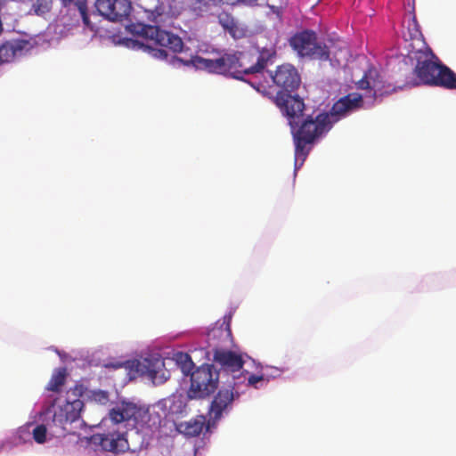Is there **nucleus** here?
Listing matches in <instances>:
<instances>
[{
	"label": "nucleus",
	"instance_id": "obj_1",
	"mask_svg": "<svg viewBox=\"0 0 456 456\" xmlns=\"http://www.w3.org/2000/svg\"><path fill=\"white\" fill-rule=\"evenodd\" d=\"M276 105L287 117L295 144V167L299 168L308 156L312 144L332 127L330 115L319 113L304 117L305 103L297 95L279 94Z\"/></svg>",
	"mask_w": 456,
	"mask_h": 456
},
{
	"label": "nucleus",
	"instance_id": "obj_2",
	"mask_svg": "<svg viewBox=\"0 0 456 456\" xmlns=\"http://www.w3.org/2000/svg\"><path fill=\"white\" fill-rule=\"evenodd\" d=\"M255 57L256 54L252 52H234L233 53H224L216 58H204L195 55L186 61L181 58H177V60L184 65H191L197 69L216 74L231 75L236 79H243V75L259 73L256 61L254 62Z\"/></svg>",
	"mask_w": 456,
	"mask_h": 456
},
{
	"label": "nucleus",
	"instance_id": "obj_3",
	"mask_svg": "<svg viewBox=\"0 0 456 456\" xmlns=\"http://www.w3.org/2000/svg\"><path fill=\"white\" fill-rule=\"evenodd\" d=\"M108 415L112 423H125L126 427L134 428L138 433L152 432L160 422L159 415L151 413L148 407L125 400L117 402Z\"/></svg>",
	"mask_w": 456,
	"mask_h": 456
},
{
	"label": "nucleus",
	"instance_id": "obj_4",
	"mask_svg": "<svg viewBox=\"0 0 456 456\" xmlns=\"http://www.w3.org/2000/svg\"><path fill=\"white\" fill-rule=\"evenodd\" d=\"M85 391L83 385L76 384L64 395H60L53 401L48 412L53 413L52 423L54 427L64 432L67 424H71L80 418L84 408L82 397Z\"/></svg>",
	"mask_w": 456,
	"mask_h": 456
},
{
	"label": "nucleus",
	"instance_id": "obj_5",
	"mask_svg": "<svg viewBox=\"0 0 456 456\" xmlns=\"http://www.w3.org/2000/svg\"><path fill=\"white\" fill-rule=\"evenodd\" d=\"M290 47L297 53L298 56L327 61L330 57V47L318 41L315 31L311 29H304L294 34L289 40Z\"/></svg>",
	"mask_w": 456,
	"mask_h": 456
},
{
	"label": "nucleus",
	"instance_id": "obj_6",
	"mask_svg": "<svg viewBox=\"0 0 456 456\" xmlns=\"http://www.w3.org/2000/svg\"><path fill=\"white\" fill-rule=\"evenodd\" d=\"M414 70L419 80L426 85L452 87L456 82L454 72L450 68L429 59H418Z\"/></svg>",
	"mask_w": 456,
	"mask_h": 456
},
{
	"label": "nucleus",
	"instance_id": "obj_7",
	"mask_svg": "<svg viewBox=\"0 0 456 456\" xmlns=\"http://www.w3.org/2000/svg\"><path fill=\"white\" fill-rule=\"evenodd\" d=\"M218 386V374L213 365L205 364L191 373V386L187 392L190 399H201L210 395Z\"/></svg>",
	"mask_w": 456,
	"mask_h": 456
},
{
	"label": "nucleus",
	"instance_id": "obj_8",
	"mask_svg": "<svg viewBox=\"0 0 456 456\" xmlns=\"http://www.w3.org/2000/svg\"><path fill=\"white\" fill-rule=\"evenodd\" d=\"M269 78L273 85L280 88L279 94H290L297 90L301 83V77L297 69L289 63L279 65L274 72H268Z\"/></svg>",
	"mask_w": 456,
	"mask_h": 456
},
{
	"label": "nucleus",
	"instance_id": "obj_9",
	"mask_svg": "<svg viewBox=\"0 0 456 456\" xmlns=\"http://www.w3.org/2000/svg\"><path fill=\"white\" fill-rule=\"evenodd\" d=\"M142 35L157 45L165 47L173 53H180L183 50V43L180 37L161 29L159 26L144 25L142 28Z\"/></svg>",
	"mask_w": 456,
	"mask_h": 456
},
{
	"label": "nucleus",
	"instance_id": "obj_10",
	"mask_svg": "<svg viewBox=\"0 0 456 456\" xmlns=\"http://www.w3.org/2000/svg\"><path fill=\"white\" fill-rule=\"evenodd\" d=\"M362 95L358 93H350L338 100L331 107L330 112L332 125L347 114L352 113L362 107Z\"/></svg>",
	"mask_w": 456,
	"mask_h": 456
},
{
	"label": "nucleus",
	"instance_id": "obj_11",
	"mask_svg": "<svg viewBox=\"0 0 456 456\" xmlns=\"http://www.w3.org/2000/svg\"><path fill=\"white\" fill-rule=\"evenodd\" d=\"M165 362L160 358L137 361L136 370L149 377L154 384H162L169 379V374L164 370Z\"/></svg>",
	"mask_w": 456,
	"mask_h": 456
},
{
	"label": "nucleus",
	"instance_id": "obj_12",
	"mask_svg": "<svg viewBox=\"0 0 456 456\" xmlns=\"http://www.w3.org/2000/svg\"><path fill=\"white\" fill-rule=\"evenodd\" d=\"M98 11L110 20L121 21L129 15L131 5L126 0H97Z\"/></svg>",
	"mask_w": 456,
	"mask_h": 456
},
{
	"label": "nucleus",
	"instance_id": "obj_13",
	"mask_svg": "<svg viewBox=\"0 0 456 456\" xmlns=\"http://www.w3.org/2000/svg\"><path fill=\"white\" fill-rule=\"evenodd\" d=\"M233 387L221 388L215 395L208 411L209 418L217 420L222 414L232 403L235 398L239 397L238 393H234Z\"/></svg>",
	"mask_w": 456,
	"mask_h": 456
},
{
	"label": "nucleus",
	"instance_id": "obj_14",
	"mask_svg": "<svg viewBox=\"0 0 456 456\" xmlns=\"http://www.w3.org/2000/svg\"><path fill=\"white\" fill-rule=\"evenodd\" d=\"M33 48V44L26 39H12L0 45V59L5 62H12L16 58L26 55Z\"/></svg>",
	"mask_w": 456,
	"mask_h": 456
},
{
	"label": "nucleus",
	"instance_id": "obj_15",
	"mask_svg": "<svg viewBox=\"0 0 456 456\" xmlns=\"http://www.w3.org/2000/svg\"><path fill=\"white\" fill-rule=\"evenodd\" d=\"M213 357L215 364L219 366L220 370L227 373L239 371L244 365L241 354L231 350L216 349Z\"/></svg>",
	"mask_w": 456,
	"mask_h": 456
},
{
	"label": "nucleus",
	"instance_id": "obj_16",
	"mask_svg": "<svg viewBox=\"0 0 456 456\" xmlns=\"http://www.w3.org/2000/svg\"><path fill=\"white\" fill-rule=\"evenodd\" d=\"M94 439L98 440L100 446L105 452L120 453L129 450V444L125 434H102L95 436Z\"/></svg>",
	"mask_w": 456,
	"mask_h": 456
},
{
	"label": "nucleus",
	"instance_id": "obj_17",
	"mask_svg": "<svg viewBox=\"0 0 456 456\" xmlns=\"http://www.w3.org/2000/svg\"><path fill=\"white\" fill-rule=\"evenodd\" d=\"M356 86L358 89L373 92V96L378 93L387 92L382 76L374 68H370L364 72L363 77L356 83Z\"/></svg>",
	"mask_w": 456,
	"mask_h": 456
},
{
	"label": "nucleus",
	"instance_id": "obj_18",
	"mask_svg": "<svg viewBox=\"0 0 456 456\" xmlns=\"http://www.w3.org/2000/svg\"><path fill=\"white\" fill-rule=\"evenodd\" d=\"M402 32L405 41H411L418 45L424 44V36L420 30L414 12H410L403 18Z\"/></svg>",
	"mask_w": 456,
	"mask_h": 456
},
{
	"label": "nucleus",
	"instance_id": "obj_19",
	"mask_svg": "<svg viewBox=\"0 0 456 456\" xmlns=\"http://www.w3.org/2000/svg\"><path fill=\"white\" fill-rule=\"evenodd\" d=\"M218 23L233 38L243 37V30L239 27L238 22L232 13L223 11L217 15Z\"/></svg>",
	"mask_w": 456,
	"mask_h": 456
},
{
	"label": "nucleus",
	"instance_id": "obj_20",
	"mask_svg": "<svg viewBox=\"0 0 456 456\" xmlns=\"http://www.w3.org/2000/svg\"><path fill=\"white\" fill-rule=\"evenodd\" d=\"M205 427V418L199 416L179 425V431L186 436L195 437L200 435Z\"/></svg>",
	"mask_w": 456,
	"mask_h": 456
},
{
	"label": "nucleus",
	"instance_id": "obj_21",
	"mask_svg": "<svg viewBox=\"0 0 456 456\" xmlns=\"http://www.w3.org/2000/svg\"><path fill=\"white\" fill-rule=\"evenodd\" d=\"M61 5L63 7L69 6L72 3H74L75 6L77 8L80 17L83 20L85 27L88 28L90 30H94V26L89 19L88 9H87V0H60Z\"/></svg>",
	"mask_w": 456,
	"mask_h": 456
},
{
	"label": "nucleus",
	"instance_id": "obj_22",
	"mask_svg": "<svg viewBox=\"0 0 456 456\" xmlns=\"http://www.w3.org/2000/svg\"><path fill=\"white\" fill-rule=\"evenodd\" d=\"M174 360L185 376L191 375L193 372L194 363L187 353L178 352L175 354Z\"/></svg>",
	"mask_w": 456,
	"mask_h": 456
},
{
	"label": "nucleus",
	"instance_id": "obj_23",
	"mask_svg": "<svg viewBox=\"0 0 456 456\" xmlns=\"http://www.w3.org/2000/svg\"><path fill=\"white\" fill-rule=\"evenodd\" d=\"M66 376L67 371L65 368H60L55 370L46 386V389L53 392H58L60 388L64 385Z\"/></svg>",
	"mask_w": 456,
	"mask_h": 456
},
{
	"label": "nucleus",
	"instance_id": "obj_24",
	"mask_svg": "<svg viewBox=\"0 0 456 456\" xmlns=\"http://www.w3.org/2000/svg\"><path fill=\"white\" fill-rule=\"evenodd\" d=\"M276 54V52L274 49H265L264 48L257 55L256 61V68H258L259 72L263 71L264 69L266 67L269 61H271Z\"/></svg>",
	"mask_w": 456,
	"mask_h": 456
},
{
	"label": "nucleus",
	"instance_id": "obj_25",
	"mask_svg": "<svg viewBox=\"0 0 456 456\" xmlns=\"http://www.w3.org/2000/svg\"><path fill=\"white\" fill-rule=\"evenodd\" d=\"M52 7L53 0H35L32 11L38 16H45L51 12Z\"/></svg>",
	"mask_w": 456,
	"mask_h": 456
},
{
	"label": "nucleus",
	"instance_id": "obj_26",
	"mask_svg": "<svg viewBox=\"0 0 456 456\" xmlns=\"http://www.w3.org/2000/svg\"><path fill=\"white\" fill-rule=\"evenodd\" d=\"M190 8L197 16H202L209 11L210 4L207 0H190Z\"/></svg>",
	"mask_w": 456,
	"mask_h": 456
},
{
	"label": "nucleus",
	"instance_id": "obj_27",
	"mask_svg": "<svg viewBox=\"0 0 456 456\" xmlns=\"http://www.w3.org/2000/svg\"><path fill=\"white\" fill-rule=\"evenodd\" d=\"M46 428L45 425H37L32 432L33 438L37 444H43L46 440Z\"/></svg>",
	"mask_w": 456,
	"mask_h": 456
},
{
	"label": "nucleus",
	"instance_id": "obj_28",
	"mask_svg": "<svg viewBox=\"0 0 456 456\" xmlns=\"http://www.w3.org/2000/svg\"><path fill=\"white\" fill-rule=\"evenodd\" d=\"M263 380H264V376L263 375H254V374H251L248 378V384L249 386H253V387H256V383H258L260 381H263Z\"/></svg>",
	"mask_w": 456,
	"mask_h": 456
},
{
	"label": "nucleus",
	"instance_id": "obj_29",
	"mask_svg": "<svg viewBox=\"0 0 456 456\" xmlns=\"http://www.w3.org/2000/svg\"><path fill=\"white\" fill-rule=\"evenodd\" d=\"M257 2H258V0H240V4L253 7V6L257 5Z\"/></svg>",
	"mask_w": 456,
	"mask_h": 456
},
{
	"label": "nucleus",
	"instance_id": "obj_30",
	"mask_svg": "<svg viewBox=\"0 0 456 456\" xmlns=\"http://www.w3.org/2000/svg\"><path fill=\"white\" fill-rule=\"evenodd\" d=\"M253 86L255 87V86ZM256 89L258 92L263 93L264 94H268V92L266 91V86L263 83H258L257 86H256Z\"/></svg>",
	"mask_w": 456,
	"mask_h": 456
},
{
	"label": "nucleus",
	"instance_id": "obj_31",
	"mask_svg": "<svg viewBox=\"0 0 456 456\" xmlns=\"http://www.w3.org/2000/svg\"><path fill=\"white\" fill-rule=\"evenodd\" d=\"M159 53H160V54H164V55H165V57H167V53H166V51H164V50H160V51H159Z\"/></svg>",
	"mask_w": 456,
	"mask_h": 456
},
{
	"label": "nucleus",
	"instance_id": "obj_32",
	"mask_svg": "<svg viewBox=\"0 0 456 456\" xmlns=\"http://www.w3.org/2000/svg\"><path fill=\"white\" fill-rule=\"evenodd\" d=\"M6 0H0V3L4 5Z\"/></svg>",
	"mask_w": 456,
	"mask_h": 456
},
{
	"label": "nucleus",
	"instance_id": "obj_33",
	"mask_svg": "<svg viewBox=\"0 0 456 456\" xmlns=\"http://www.w3.org/2000/svg\"><path fill=\"white\" fill-rule=\"evenodd\" d=\"M2 63H4V62L0 59V64H2Z\"/></svg>",
	"mask_w": 456,
	"mask_h": 456
}]
</instances>
